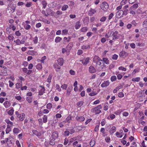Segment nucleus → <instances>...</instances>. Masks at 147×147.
<instances>
[{"label": "nucleus", "instance_id": "obj_1", "mask_svg": "<svg viewBox=\"0 0 147 147\" xmlns=\"http://www.w3.org/2000/svg\"><path fill=\"white\" fill-rule=\"evenodd\" d=\"M112 40H115L119 39L120 38L122 37V35L119 34L118 31H115L113 32L112 34Z\"/></svg>", "mask_w": 147, "mask_h": 147}, {"label": "nucleus", "instance_id": "obj_2", "mask_svg": "<svg viewBox=\"0 0 147 147\" xmlns=\"http://www.w3.org/2000/svg\"><path fill=\"white\" fill-rule=\"evenodd\" d=\"M102 108V106L101 105H99L97 106L92 108L91 110L92 112L94 113L95 114H98L101 112V111L100 110Z\"/></svg>", "mask_w": 147, "mask_h": 147}, {"label": "nucleus", "instance_id": "obj_3", "mask_svg": "<svg viewBox=\"0 0 147 147\" xmlns=\"http://www.w3.org/2000/svg\"><path fill=\"white\" fill-rule=\"evenodd\" d=\"M100 7L101 9L105 11H106L109 7L108 3L106 2H103L101 5Z\"/></svg>", "mask_w": 147, "mask_h": 147}, {"label": "nucleus", "instance_id": "obj_4", "mask_svg": "<svg viewBox=\"0 0 147 147\" xmlns=\"http://www.w3.org/2000/svg\"><path fill=\"white\" fill-rule=\"evenodd\" d=\"M128 55V53L124 50L122 51L119 53V57L123 58H125Z\"/></svg>", "mask_w": 147, "mask_h": 147}, {"label": "nucleus", "instance_id": "obj_5", "mask_svg": "<svg viewBox=\"0 0 147 147\" xmlns=\"http://www.w3.org/2000/svg\"><path fill=\"white\" fill-rule=\"evenodd\" d=\"M61 66L59 64L58 65L57 63H55L53 65V66L55 70L57 72H59L61 71Z\"/></svg>", "mask_w": 147, "mask_h": 147}, {"label": "nucleus", "instance_id": "obj_6", "mask_svg": "<svg viewBox=\"0 0 147 147\" xmlns=\"http://www.w3.org/2000/svg\"><path fill=\"white\" fill-rule=\"evenodd\" d=\"M45 88L42 86H40L38 89L39 95H42L45 93Z\"/></svg>", "mask_w": 147, "mask_h": 147}, {"label": "nucleus", "instance_id": "obj_7", "mask_svg": "<svg viewBox=\"0 0 147 147\" xmlns=\"http://www.w3.org/2000/svg\"><path fill=\"white\" fill-rule=\"evenodd\" d=\"M122 10H120L117 11L116 13V17L117 18H120L123 16Z\"/></svg>", "mask_w": 147, "mask_h": 147}, {"label": "nucleus", "instance_id": "obj_8", "mask_svg": "<svg viewBox=\"0 0 147 147\" xmlns=\"http://www.w3.org/2000/svg\"><path fill=\"white\" fill-rule=\"evenodd\" d=\"M17 117L19 118V120L20 121H22L24 120L25 117V114L24 113L22 114H18L17 115Z\"/></svg>", "mask_w": 147, "mask_h": 147}, {"label": "nucleus", "instance_id": "obj_9", "mask_svg": "<svg viewBox=\"0 0 147 147\" xmlns=\"http://www.w3.org/2000/svg\"><path fill=\"white\" fill-rule=\"evenodd\" d=\"M96 12V10L92 9L90 8L88 12V15L90 16H93Z\"/></svg>", "mask_w": 147, "mask_h": 147}, {"label": "nucleus", "instance_id": "obj_10", "mask_svg": "<svg viewBox=\"0 0 147 147\" xmlns=\"http://www.w3.org/2000/svg\"><path fill=\"white\" fill-rule=\"evenodd\" d=\"M110 84L109 80L105 81L101 85V86L102 87H105L108 86Z\"/></svg>", "mask_w": 147, "mask_h": 147}, {"label": "nucleus", "instance_id": "obj_11", "mask_svg": "<svg viewBox=\"0 0 147 147\" xmlns=\"http://www.w3.org/2000/svg\"><path fill=\"white\" fill-rule=\"evenodd\" d=\"M3 105L6 108H7L10 107L11 103L9 101H6L4 102Z\"/></svg>", "mask_w": 147, "mask_h": 147}, {"label": "nucleus", "instance_id": "obj_12", "mask_svg": "<svg viewBox=\"0 0 147 147\" xmlns=\"http://www.w3.org/2000/svg\"><path fill=\"white\" fill-rule=\"evenodd\" d=\"M95 68L93 66H91L89 67V71L90 73H93L96 72Z\"/></svg>", "mask_w": 147, "mask_h": 147}, {"label": "nucleus", "instance_id": "obj_13", "mask_svg": "<svg viewBox=\"0 0 147 147\" xmlns=\"http://www.w3.org/2000/svg\"><path fill=\"white\" fill-rule=\"evenodd\" d=\"M93 61L94 62L96 63L97 62L99 61H102V59H101L100 58L97 56H95L93 59Z\"/></svg>", "mask_w": 147, "mask_h": 147}, {"label": "nucleus", "instance_id": "obj_14", "mask_svg": "<svg viewBox=\"0 0 147 147\" xmlns=\"http://www.w3.org/2000/svg\"><path fill=\"white\" fill-rule=\"evenodd\" d=\"M57 62L58 64L60 66H62L64 63V60L63 58H60L58 59Z\"/></svg>", "mask_w": 147, "mask_h": 147}, {"label": "nucleus", "instance_id": "obj_15", "mask_svg": "<svg viewBox=\"0 0 147 147\" xmlns=\"http://www.w3.org/2000/svg\"><path fill=\"white\" fill-rule=\"evenodd\" d=\"M76 119L77 121L82 122L84 121L85 120V118L83 116H80L77 117Z\"/></svg>", "mask_w": 147, "mask_h": 147}, {"label": "nucleus", "instance_id": "obj_16", "mask_svg": "<svg viewBox=\"0 0 147 147\" xmlns=\"http://www.w3.org/2000/svg\"><path fill=\"white\" fill-rule=\"evenodd\" d=\"M72 87H69L67 89L66 93V95L67 96H69L70 95V94L72 90Z\"/></svg>", "mask_w": 147, "mask_h": 147}, {"label": "nucleus", "instance_id": "obj_17", "mask_svg": "<svg viewBox=\"0 0 147 147\" xmlns=\"http://www.w3.org/2000/svg\"><path fill=\"white\" fill-rule=\"evenodd\" d=\"M116 131V128L115 126H113L110 129L109 132L110 134H113Z\"/></svg>", "mask_w": 147, "mask_h": 147}, {"label": "nucleus", "instance_id": "obj_18", "mask_svg": "<svg viewBox=\"0 0 147 147\" xmlns=\"http://www.w3.org/2000/svg\"><path fill=\"white\" fill-rule=\"evenodd\" d=\"M58 137V133L57 132L55 131L52 133V137L53 139L56 140Z\"/></svg>", "mask_w": 147, "mask_h": 147}, {"label": "nucleus", "instance_id": "obj_19", "mask_svg": "<svg viewBox=\"0 0 147 147\" xmlns=\"http://www.w3.org/2000/svg\"><path fill=\"white\" fill-rule=\"evenodd\" d=\"M89 59V57H87L82 61V63L84 65H86L88 63Z\"/></svg>", "mask_w": 147, "mask_h": 147}, {"label": "nucleus", "instance_id": "obj_20", "mask_svg": "<svg viewBox=\"0 0 147 147\" xmlns=\"http://www.w3.org/2000/svg\"><path fill=\"white\" fill-rule=\"evenodd\" d=\"M81 25L80 24V21L77 22L75 24V28L77 30L79 29L81 27Z\"/></svg>", "mask_w": 147, "mask_h": 147}, {"label": "nucleus", "instance_id": "obj_21", "mask_svg": "<svg viewBox=\"0 0 147 147\" xmlns=\"http://www.w3.org/2000/svg\"><path fill=\"white\" fill-rule=\"evenodd\" d=\"M13 139V137L11 136H10L8 138L6 139V142L7 143H12V141Z\"/></svg>", "mask_w": 147, "mask_h": 147}, {"label": "nucleus", "instance_id": "obj_22", "mask_svg": "<svg viewBox=\"0 0 147 147\" xmlns=\"http://www.w3.org/2000/svg\"><path fill=\"white\" fill-rule=\"evenodd\" d=\"M125 110V109L123 110L119 109L116 111L114 113L116 115H119L121 112H123Z\"/></svg>", "mask_w": 147, "mask_h": 147}, {"label": "nucleus", "instance_id": "obj_23", "mask_svg": "<svg viewBox=\"0 0 147 147\" xmlns=\"http://www.w3.org/2000/svg\"><path fill=\"white\" fill-rule=\"evenodd\" d=\"M14 109L13 108L11 107L10 108L8 112V114L10 115H12L13 114Z\"/></svg>", "mask_w": 147, "mask_h": 147}, {"label": "nucleus", "instance_id": "obj_24", "mask_svg": "<svg viewBox=\"0 0 147 147\" xmlns=\"http://www.w3.org/2000/svg\"><path fill=\"white\" fill-rule=\"evenodd\" d=\"M22 81H21L20 83H17L16 84V88L17 89H18L20 88H21L22 86Z\"/></svg>", "mask_w": 147, "mask_h": 147}, {"label": "nucleus", "instance_id": "obj_25", "mask_svg": "<svg viewBox=\"0 0 147 147\" xmlns=\"http://www.w3.org/2000/svg\"><path fill=\"white\" fill-rule=\"evenodd\" d=\"M90 45H83L81 47V49L83 50L90 49Z\"/></svg>", "mask_w": 147, "mask_h": 147}, {"label": "nucleus", "instance_id": "obj_26", "mask_svg": "<svg viewBox=\"0 0 147 147\" xmlns=\"http://www.w3.org/2000/svg\"><path fill=\"white\" fill-rule=\"evenodd\" d=\"M100 132L103 134V136H105L107 135V134L105 132V129L104 128H102L100 130Z\"/></svg>", "mask_w": 147, "mask_h": 147}, {"label": "nucleus", "instance_id": "obj_27", "mask_svg": "<svg viewBox=\"0 0 147 147\" xmlns=\"http://www.w3.org/2000/svg\"><path fill=\"white\" fill-rule=\"evenodd\" d=\"M73 42H71L67 45V47L68 49L70 50L71 49L73 46Z\"/></svg>", "mask_w": 147, "mask_h": 147}, {"label": "nucleus", "instance_id": "obj_28", "mask_svg": "<svg viewBox=\"0 0 147 147\" xmlns=\"http://www.w3.org/2000/svg\"><path fill=\"white\" fill-rule=\"evenodd\" d=\"M71 120V115H69L66 119L65 120V122L69 123L70 120Z\"/></svg>", "mask_w": 147, "mask_h": 147}, {"label": "nucleus", "instance_id": "obj_29", "mask_svg": "<svg viewBox=\"0 0 147 147\" xmlns=\"http://www.w3.org/2000/svg\"><path fill=\"white\" fill-rule=\"evenodd\" d=\"M47 116L46 115H44L42 117L43 122L45 123H47Z\"/></svg>", "mask_w": 147, "mask_h": 147}, {"label": "nucleus", "instance_id": "obj_30", "mask_svg": "<svg viewBox=\"0 0 147 147\" xmlns=\"http://www.w3.org/2000/svg\"><path fill=\"white\" fill-rule=\"evenodd\" d=\"M32 41L34 44H37L38 41V37L37 36H35L33 38Z\"/></svg>", "mask_w": 147, "mask_h": 147}, {"label": "nucleus", "instance_id": "obj_31", "mask_svg": "<svg viewBox=\"0 0 147 147\" xmlns=\"http://www.w3.org/2000/svg\"><path fill=\"white\" fill-rule=\"evenodd\" d=\"M68 8V6L67 5H63L61 8V10L62 11H65L67 10V9Z\"/></svg>", "mask_w": 147, "mask_h": 147}, {"label": "nucleus", "instance_id": "obj_32", "mask_svg": "<svg viewBox=\"0 0 147 147\" xmlns=\"http://www.w3.org/2000/svg\"><path fill=\"white\" fill-rule=\"evenodd\" d=\"M140 79V77H137L135 78H134L132 79V81L134 82H138Z\"/></svg>", "mask_w": 147, "mask_h": 147}, {"label": "nucleus", "instance_id": "obj_33", "mask_svg": "<svg viewBox=\"0 0 147 147\" xmlns=\"http://www.w3.org/2000/svg\"><path fill=\"white\" fill-rule=\"evenodd\" d=\"M26 100L28 103H31L32 102V98L30 97H26Z\"/></svg>", "mask_w": 147, "mask_h": 147}, {"label": "nucleus", "instance_id": "obj_34", "mask_svg": "<svg viewBox=\"0 0 147 147\" xmlns=\"http://www.w3.org/2000/svg\"><path fill=\"white\" fill-rule=\"evenodd\" d=\"M84 23L85 24H88L89 21V19L88 17H86L83 20Z\"/></svg>", "mask_w": 147, "mask_h": 147}, {"label": "nucleus", "instance_id": "obj_35", "mask_svg": "<svg viewBox=\"0 0 147 147\" xmlns=\"http://www.w3.org/2000/svg\"><path fill=\"white\" fill-rule=\"evenodd\" d=\"M53 105L51 103H48L46 105V108L50 110L52 107Z\"/></svg>", "mask_w": 147, "mask_h": 147}, {"label": "nucleus", "instance_id": "obj_36", "mask_svg": "<svg viewBox=\"0 0 147 147\" xmlns=\"http://www.w3.org/2000/svg\"><path fill=\"white\" fill-rule=\"evenodd\" d=\"M20 129L16 127H14L13 130V132L14 134L18 133L20 132Z\"/></svg>", "mask_w": 147, "mask_h": 147}, {"label": "nucleus", "instance_id": "obj_37", "mask_svg": "<svg viewBox=\"0 0 147 147\" xmlns=\"http://www.w3.org/2000/svg\"><path fill=\"white\" fill-rule=\"evenodd\" d=\"M24 28L26 30H29L31 28V26L29 24H25L24 26Z\"/></svg>", "mask_w": 147, "mask_h": 147}, {"label": "nucleus", "instance_id": "obj_38", "mask_svg": "<svg viewBox=\"0 0 147 147\" xmlns=\"http://www.w3.org/2000/svg\"><path fill=\"white\" fill-rule=\"evenodd\" d=\"M62 40V38L60 37H57L55 39V42L58 43L60 42Z\"/></svg>", "mask_w": 147, "mask_h": 147}, {"label": "nucleus", "instance_id": "obj_39", "mask_svg": "<svg viewBox=\"0 0 147 147\" xmlns=\"http://www.w3.org/2000/svg\"><path fill=\"white\" fill-rule=\"evenodd\" d=\"M102 61L107 64H109V60L108 59L106 58H103Z\"/></svg>", "mask_w": 147, "mask_h": 147}, {"label": "nucleus", "instance_id": "obj_40", "mask_svg": "<svg viewBox=\"0 0 147 147\" xmlns=\"http://www.w3.org/2000/svg\"><path fill=\"white\" fill-rule=\"evenodd\" d=\"M8 39L10 41H13L14 38V37L11 34L9 35L7 37Z\"/></svg>", "mask_w": 147, "mask_h": 147}, {"label": "nucleus", "instance_id": "obj_41", "mask_svg": "<svg viewBox=\"0 0 147 147\" xmlns=\"http://www.w3.org/2000/svg\"><path fill=\"white\" fill-rule=\"evenodd\" d=\"M56 90L58 92H60L61 91V89L60 88L59 85L58 84H56L55 86Z\"/></svg>", "mask_w": 147, "mask_h": 147}, {"label": "nucleus", "instance_id": "obj_42", "mask_svg": "<svg viewBox=\"0 0 147 147\" xmlns=\"http://www.w3.org/2000/svg\"><path fill=\"white\" fill-rule=\"evenodd\" d=\"M88 28L87 27H83L82 28L81 30V31L82 32H86L88 30Z\"/></svg>", "mask_w": 147, "mask_h": 147}, {"label": "nucleus", "instance_id": "obj_43", "mask_svg": "<svg viewBox=\"0 0 147 147\" xmlns=\"http://www.w3.org/2000/svg\"><path fill=\"white\" fill-rule=\"evenodd\" d=\"M95 144V141L94 139H92L90 141V144L91 147H93Z\"/></svg>", "mask_w": 147, "mask_h": 147}, {"label": "nucleus", "instance_id": "obj_44", "mask_svg": "<svg viewBox=\"0 0 147 147\" xmlns=\"http://www.w3.org/2000/svg\"><path fill=\"white\" fill-rule=\"evenodd\" d=\"M116 136L118 138H121L122 137L123 135L121 133H120L119 132H117L115 133Z\"/></svg>", "mask_w": 147, "mask_h": 147}, {"label": "nucleus", "instance_id": "obj_45", "mask_svg": "<svg viewBox=\"0 0 147 147\" xmlns=\"http://www.w3.org/2000/svg\"><path fill=\"white\" fill-rule=\"evenodd\" d=\"M14 42L16 43V45H20V40L19 39H18L14 41Z\"/></svg>", "mask_w": 147, "mask_h": 147}, {"label": "nucleus", "instance_id": "obj_46", "mask_svg": "<svg viewBox=\"0 0 147 147\" xmlns=\"http://www.w3.org/2000/svg\"><path fill=\"white\" fill-rule=\"evenodd\" d=\"M9 26L13 31H14L16 29V27L13 24H9Z\"/></svg>", "mask_w": 147, "mask_h": 147}, {"label": "nucleus", "instance_id": "obj_47", "mask_svg": "<svg viewBox=\"0 0 147 147\" xmlns=\"http://www.w3.org/2000/svg\"><path fill=\"white\" fill-rule=\"evenodd\" d=\"M101 61H98V62H97V63H96V65H99L100 67H102V66L104 64V63H102L101 62ZM102 61V63H103V62Z\"/></svg>", "mask_w": 147, "mask_h": 147}, {"label": "nucleus", "instance_id": "obj_48", "mask_svg": "<svg viewBox=\"0 0 147 147\" xmlns=\"http://www.w3.org/2000/svg\"><path fill=\"white\" fill-rule=\"evenodd\" d=\"M137 46L140 47H143L145 45V44L143 42L141 43H136Z\"/></svg>", "mask_w": 147, "mask_h": 147}, {"label": "nucleus", "instance_id": "obj_49", "mask_svg": "<svg viewBox=\"0 0 147 147\" xmlns=\"http://www.w3.org/2000/svg\"><path fill=\"white\" fill-rule=\"evenodd\" d=\"M118 57V56L116 54H114L112 56V59L114 60H117Z\"/></svg>", "mask_w": 147, "mask_h": 147}, {"label": "nucleus", "instance_id": "obj_50", "mask_svg": "<svg viewBox=\"0 0 147 147\" xmlns=\"http://www.w3.org/2000/svg\"><path fill=\"white\" fill-rule=\"evenodd\" d=\"M83 103L84 102L83 101H80L77 103V105L78 107H80L82 106Z\"/></svg>", "mask_w": 147, "mask_h": 147}, {"label": "nucleus", "instance_id": "obj_51", "mask_svg": "<svg viewBox=\"0 0 147 147\" xmlns=\"http://www.w3.org/2000/svg\"><path fill=\"white\" fill-rule=\"evenodd\" d=\"M55 140L53 138L51 139L49 142V144L51 145H54L55 144Z\"/></svg>", "mask_w": 147, "mask_h": 147}, {"label": "nucleus", "instance_id": "obj_52", "mask_svg": "<svg viewBox=\"0 0 147 147\" xmlns=\"http://www.w3.org/2000/svg\"><path fill=\"white\" fill-rule=\"evenodd\" d=\"M42 4L43 5V7L45 8L47 5V3L46 1L43 0L42 2Z\"/></svg>", "mask_w": 147, "mask_h": 147}, {"label": "nucleus", "instance_id": "obj_53", "mask_svg": "<svg viewBox=\"0 0 147 147\" xmlns=\"http://www.w3.org/2000/svg\"><path fill=\"white\" fill-rule=\"evenodd\" d=\"M108 103L107 102L105 104L103 108V109L105 111H107L108 109Z\"/></svg>", "mask_w": 147, "mask_h": 147}, {"label": "nucleus", "instance_id": "obj_54", "mask_svg": "<svg viewBox=\"0 0 147 147\" xmlns=\"http://www.w3.org/2000/svg\"><path fill=\"white\" fill-rule=\"evenodd\" d=\"M52 77V76L51 74L49 75L48 78L47 79V81L49 83L51 82Z\"/></svg>", "mask_w": 147, "mask_h": 147}, {"label": "nucleus", "instance_id": "obj_55", "mask_svg": "<svg viewBox=\"0 0 147 147\" xmlns=\"http://www.w3.org/2000/svg\"><path fill=\"white\" fill-rule=\"evenodd\" d=\"M143 27L144 28H147V19L144 21L143 23Z\"/></svg>", "mask_w": 147, "mask_h": 147}, {"label": "nucleus", "instance_id": "obj_56", "mask_svg": "<svg viewBox=\"0 0 147 147\" xmlns=\"http://www.w3.org/2000/svg\"><path fill=\"white\" fill-rule=\"evenodd\" d=\"M69 134L70 132L69 131L67 130L66 131H64L63 135L65 136H68L69 135Z\"/></svg>", "mask_w": 147, "mask_h": 147}, {"label": "nucleus", "instance_id": "obj_57", "mask_svg": "<svg viewBox=\"0 0 147 147\" xmlns=\"http://www.w3.org/2000/svg\"><path fill=\"white\" fill-rule=\"evenodd\" d=\"M36 68L38 70L41 69L42 68V65L40 64H38L36 66Z\"/></svg>", "mask_w": 147, "mask_h": 147}, {"label": "nucleus", "instance_id": "obj_58", "mask_svg": "<svg viewBox=\"0 0 147 147\" xmlns=\"http://www.w3.org/2000/svg\"><path fill=\"white\" fill-rule=\"evenodd\" d=\"M32 6V3L31 2H27L25 4V6L27 7H30Z\"/></svg>", "mask_w": 147, "mask_h": 147}, {"label": "nucleus", "instance_id": "obj_59", "mask_svg": "<svg viewBox=\"0 0 147 147\" xmlns=\"http://www.w3.org/2000/svg\"><path fill=\"white\" fill-rule=\"evenodd\" d=\"M33 134L37 136H39V133L36 130H34L32 131Z\"/></svg>", "mask_w": 147, "mask_h": 147}, {"label": "nucleus", "instance_id": "obj_60", "mask_svg": "<svg viewBox=\"0 0 147 147\" xmlns=\"http://www.w3.org/2000/svg\"><path fill=\"white\" fill-rule=\"evenodd\" d=\"M67 4L69 6H72L74 5V3L73 1H69L68 2Z\"/></svg>", "mask_w": 147, "mask_h": 147}, {"label": "nucleus", "instance_id": "obj_61", "mask_svg": "<svg viewBox=\"0 0 147 147\" xmlns=\"http://www.w3.org/2000/svg\"><path fill=\"white\" fill-rule=\"evenodd\" d=\"M76 138H71L69 140V143L70 144L71 143L75 141L76 140Z\"/></svg>", "mask_w": 147, "mask_h": 147}, {"label": "nucleus", "instance_id": "obj_62", "mask_svg": "<svg viewBox=\"0 0 147 147\" xmlns=\"http://www.w3.org/2000/svg\"><path fill=\"white\" fill-rule=\"evenodd\" d=\"M107 19V18L105 16H103L100 19V21L101 22H105Z\"/></svg>", "mask_w": 147, "mask_h": 147}, {"label": "nucleus", "instance_id": "obj_63", "mask_svg": "<svg viewBox=\"0 0 147 147\" xmlns=\"http://www.w3.org/2000/svg\"><path fill=\"white\" fill-rule=\"evenodd\" d=\"M111 118V119L112 120L114 119L115 117V115L113 114H110L109 116Z\"/></svg>", "mask_w": 147, "mask_h": 147}, {"label": "nucleus", "instance_id": "obj_64", "mask_svg": "<svg viewBox=\"0 0 147 147\" xmlns=\"http://www.w3.org/2000/svg\"><path fill=\"white\" fill-rule=\"evenodd\" d=\"M67 87V85L66 84H64L61 86V88L63 89L66 90Z\"/></svg>", "mask_w": 147, "mask_h": 147}]
</instances>
